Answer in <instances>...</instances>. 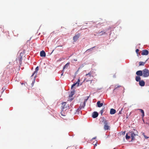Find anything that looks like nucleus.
<instances>
[{"instance_id":"f257e3e1","label":"nucleus","mask_w":149,"mask_h":149,"mask_svg":"<svg viewBox=\"0 0 149 149\" xmlns=\"http://www.w3.org/2000/svg\"><path fill=\"white\" fill-rule=\"evenodd\" d=\"M85 76L84 80L86 82L91 81V83L92 81L91 80L92 78L93 77V71H90L88 74H86Z\"/></svg>"},{"instance_id":"f03ea898","label":"nucleus","mask_w":149,"mask_h":149,"mask_svg":"<svg viewBox=\"0 0 149 149\" xmlns=\"http://www.w3.org/2000/svg\"><path fill=\"white\" fill-rule=\"evenodd\" d=\"M143 76L144 77H147L149 76V70L145 68L143 70Z\"/></svg>"},{"instance_id":"7ed1b4c3","label":"nucleus","mask_w":149,"mask_h":149,"mask_svg":"<svg viewBox=\"0 0 149 149\" xmlns=\"http://www.w3.org/2000/svg\"><path fill=\"white\" fill-rule=\"evenodd\" d=\"M102 122L104 124V129L105 130H107L109 129V126L108 125V122L107 121L105 120H103Z\"/></svg>"},{"instance_id":"20e7f679","label":"nucleus","mask_w":149,"mask_h":149,"mask_svg":"<svg viewBox=\"0 0 149 149\" xmlns=\"http://www.w3.org/2000/svg\"><path fill=\"white\" fill-rule=\"evenodd\" d=\"M61 109L63 111L64 110H65L67 109V105L65 102H63L62 103Z\"/></svg>"},{"instance_id":"39448f33","label":"nucleus","mask_w":149,"mask_h":149,"mask_svg":"<svg viewBox=\"0 0 149 149\" xmlns=\"http://www.w3.org/2000/svg\"><path fill=\"white\" fill-rule=\"evenodd\" d=\"M128 134L130 135L131 136L132 138V140H134V136L136 135V134H135L132 131L129 132Z\"/></svg>"},{"instance_id":"423d86ee","label":"nucleus","mask_w":149,"mask_h":149,"mask_svg":"<svg viewBox=\"0 0 149 149\" xmlns=\"http://www.w3.org/2000/svg\"><path fill=\"white\" fill-rule=\"evenodd\" d=\"M80 36V34L79 33L78 34L75 35L73 37V40H74V42H76L78 39L79 36Z\"/></svg>"},{"instance_id":"0eeeda50","label":"nucleus","mask_w":149,"mask_h":149,"mask_svg":"<svg viewBox=\"0 0 149 149\" xmlns=\"http://www.w3.org/2000/svg\"><path fill=\"white\" fill-rule=\"evenodd\" d=\"M80 81V80L79 79L77 81V82L76 83L74 84H73L71 86V88H73L74 86H76L77 87H78L79 86V82Z\"/></svg>"},{"instance_id":"6e6552de","label":"nucleus","mask_w":149,"mask_h":149,"mask_svg":"<svg viewBox=\"0 0 149 149\" xmlns=\"http://www.w3.org/2000/svg\"><path fill=\"white\" fill-rule=\"evenodd\" d=\"M143 70H139L136 72V74L139 76H141L143 75Z\"/></svg>"},{"instance_id":"1a4fd4ad","label":"nucleus","mask_w":149,"mask_h":149,"mask_svg":"<svg viewBox=\"0 0 149 149\" xmlns=\"http://www.w3.org/2000/svg\"><path fill=\"white\" fill-rule=\"evenodd\" d=\"M148 51L146 50H143L142 51V52L141 53V55H146L148 54Z\"/></svg>"},{"instance_id":"9d476101","label":"nucleus","mask_w":149,"mask_h":149,"mask_svg":"<svg viewBox=\"0 0 149 149\" xmlns=\"http://www.w3.org/2000/svg\"><path fill=\"white\" fill-rule=\"evenodd\" d=\"M98 115V113L97 112H94L92 113V117L93 118H97Z\"/></svg>"},{"instance_id":"9b49d317","label":"nucleus","mask_w":149,"mask_h":149,"mask_svg":"<svg viewBox=\"0 0 149 149\" xmlns=\"http://www.w3.org/2000/svg\"><path fill=\"white\" fill-rule=\"evenodd\" d=\"M145 82L143 80H142L139 81V85L141 86H145Z\"/></svg>"},{"instance_id":"f8f14e48","label":"nucleus","mask_w":149,"mask_h":149,"mask_svg":"<svg viewBox=\"0 0 149 149\" xmlns=\"http://www.w3.org/2000/svg\"><path fill=\"white\" fill-rule=\"evenodd\" d=\"M40 56L41 57H45L46 56V53L44 51L42 50L40 52Z\"/></svg>"},{"instance_id":"ddd939ff","label":"nucleus","mask_w":149,"mask_h":149,"mask_svg":"<svg viewBox=\"0 0 149 149\" xmlns=\"http://www.w3.org/2000/svg\"><path fill=\"white\" fill-rule=\"evenodd\" d=\"M39 70V67L38 66L36 68H35V71H34L32 74V75L31 77H32L34 75V74L36 73L37 74V72H38V70Z\"/></svg>"},{"instance_id":"4468645a","label":"nucleus","mask_w":149,"mask_h":149,"mask_svg":"<svg viewBox=\"0 0 149 149\" xmlns=\"http://www.w3.org/2000/svg\"><path fill=\"white\" fill-rule=\"evenodd\" d=\"M85 106V102H84L83 104H81L80 106L79 107L78 110H80L82 108H84Z\"/></svg>"},{"instance_id":"2eb2a0df","label":"nucleus","mask_w":149,"mask_h":149,"mask_svg":"<svg viewBox=\"0 0 149 149\" xmlns=\"http://www.w3.org/2000/svg\"><path fill=\"white\" fill-rule=\"evenodd\" d=\"M116 112V110L113 109H111L110 111V114H113Z\"/></svg>"},{"instance_id":"dca6fc26","label":"nucleus","mask_w":149,"mask_h":149,"mask_svg":"<svg viewBox=\"0 0 149 149\" xmlns=\"http://www.w3.org/2000/svg\"><path fill=\"white\" fill-rule=\"evenodd\" d=\"M97 107H102L103 105L102 103H101L100 101H98L97 102Z\"/></svg>"},{"instance_id":"f3484780","label":"nucleus","mask_w":149,"mask_h":149,"mask_svg":"<svg viewBox=\"0 0 149 149\" xmlns=\"http://www.w3.org/2000/svg\"><path fill=\"white\" fill-rule=\"evenodd\" d=\"M141 78L139 76H137L136 77L135 79L137 81H139L141 80Z\"/></svg>"},{"instance_id":"a211bd4d","label":"nucleus","mask_w":149,"mask_h":149,"mask_svg":"<svg viewBox=\"0 0 149 149\" xmlns=\"http://www.w3.org/2000/svg\"><path fill=\"white\" fill-rule=\"evenodd\" d=\"M139 110H140L141 112V113L142 114L141 116H142V117L143 118L144 116V113L143 110L141 109H139Z\"/></svg>"},{"instance_id":"6ab92c4d","label":"nucleus","mask_w":149,"mask_h":149,"mask_svg":"<svg viewBox=\"0 0 149 149\" xmlns=\"http://www.w3.org/2000/svg\"><path fill=\"white\" fill-rule=\"evenodd\" d=\"M69 63H68L64 66L63 68V70L65 69L66 68H67L69 65Z\"/></svg>"},{"instance_id":"aec40b11","label":"nucleus","mask_w":149,"mask_h":149,"mask_svg":"<svg viewBox=\"0 0 149 149\" xmlns=\"http://www.w3.org/2000/svg\"><path fill=\"white\" fill-rule=\"evenodd\" d=\"M145 63L141 61L139 62V65H144Z\"/></svg>"},{"instance_id":"412c9836","label":"nucleus","mask_w":149,"mask_h":149,"mask_svg":"<svg viewBox=\"0 0 149 149\" xmlns=\"http://www.w3.org/2000/svg\"><path fill=\"white\" fill-rule=\"evenodd\" d=\"M128 134H129L128 133H127L125 136L126 139L127 140L129 139L130 137V136H128Z\"/></svg>"},{"instance_id":"4be33fe9","label":"nucleus","mask_w":149,"mask_h":149,"mask_svg":"<svg viewBox=\"0 0 149 149\" xmlns=\"http://www.w3.org/2000/svg\"><path fill=\"white\" fill-rule=\"evenodd\" d=\"M36 76H35L34 77V80H33V81L32 83V86H33L35 82V79H36Z\"/></svg>"},{"instance_id":"5701e85b","label":"nucleus","mask_w":149,"mask_h":149,"mask_svg":"<svg viewBox=\"0 0 149 149\" xmlns=\"http://www.w3.org/2000/svg\"><path fill=\"white\" fill-rule=\"evenodd\" d=\"M120 86H120L119 85H116L115 86V88L114 89V90L116 89H117L118 88L120 87Z\"/></svg>"},{"instance_id":"b1692460","label":"nucleus","mask_w":149,"mask_h":149,"mask_svg":"<svg viewBox=\"0 0 149 149\" xmlns=\"http://www.w3.org/2000/svg\"><path fill=\"white\" fill-rule=\"evenodd\" d=\"M143 136L144 137L145 139H147L149 137L146 136V135H145V133H143Z\"/></svg>"},{"instance_id":"393cba45","label":"nucleus","mask_w":149,"mask_h":149,"mask_svg":"<svg viewBox=\"0 0 149 149\" xmlns=\"http://www.w3.org/2000/svg\"><path fill=\"white\" fill-rule=\"evenodd\" d=\"M104 109H102L100 111V113L101 114V115H102V114L103 113V112Z\"/></svg>"},{"instance_id":"a878e982","label":"nucleus","mask_w":149,"mask_h":149,"mask_svg":"<svg viewBox=\"0 0 149 149\" xmlns=\"http://www.w3.org/2000/svg\"><path fill=\"white\" fill-rule=\"evenodd\" d=\"M123 108H122L121 109V110L119 111V112L118 113L119 114H121L122 113V111L123 110Z\"/></svg>"},{"instance_id":"bb28decb","label":"nucleus","mask_w":149,"mask_h":149,"mask_svg":"<svg viewBox=\"0 0 149 149\" xmlns=\"http://www.w3.org/2000/svg\"><path fill=\"white\" fill-rule=\"evenodd\" d=\"M112 76H113V78H115L116 77V74H113V75H112Z\"/></svg>"},{"instance_id":"cd10ccee","label":"nucleus","mask_w":149,"mask_h":149,"mask_svg":"<svg viewBox=\"0 0 149 149\" xmlns=\"http://www.w3.org/2000/svg\"><path fill=\"white\" fill-rule=\"evenodd\" d=\"M139 51V50L138 49H136V52L137 54Z\"/></svg>"},{"instance_id":"c85d7f7f","label":"nucleus","mask_w":149,"mask_h":149,"mask_svg":"<svg viewBox=\"0 0 149 149\" xmlns=\"http://www.w3.org/2000/svg\"><path fill=\"white\" fill-rule=\"evenodd\" d=\"M102 33V34H101V35H102L103 34V33H105V32H104V31H102L100 32V33Z\"/></svg>"},{"instance_id":"c756f323","label":"nucleus","mask_w":149,"mask_h":149,"mask_svg":"<svg viewBox=\"0 0 149 149\" xmlns=\"http://www.w3.org/2000/svg\"><path fill=\"white\" fill-rule=\"evenodd\" d=\"M2 77V73H0V78H1Z\"/></svg>"},{"instance_id":"7c9ffc66","label":"nucleus","mask_w":149,"mask_h":149,"mask_svg":"<svg viewBox=\"0 0 149 149\" xmlns=\"http://www.w3.org/2000/svg\"><path fill=\"white\" fill-rule=\"evenodd\" d=\"M62 112H61V116H64L65 115L64 114H63Z\"/></svg>"},{"instance_id":"2f4dec72","label":"nucleus","mask_w":149,"mask_h":149,"mask_svg":"<svg viewBox=\"0 0 149 149\" xmlns=\"http://www.w3.org/2000/svg\"><path fill=\"white\" fill-rule=\"evenodd\" d=\"M125 132H123L122 134H123V135H125Z\"/></svg>"},{"instance_id":"473e14b6","label":"nucleus","mask_w":149,"mask_h":149,"mask_svg":"<svg viewBox=\"0 0 149 149\" xmlns=\"http://www.w3.org/2000/svg\"><path fill=\"white\" fill-rule=\"evenodd\" d=\"M94 47H92V48H91V49H92V48H94ZM91 49H91H88V50H87V51L88 50H90V49Z\"/></svg>"},{"instance_id":"72a5a7b5","label":"nucleus","mask_w":149,"mask_h":149,"mask_svg":"<svg viewBox=\"0 0 149 149\" xmlns=\"http://www.w3.org/2000/svg\"><path fill=\"white\" fill-rule=\"evenodd\" d=\"M71 93L72 95H73L74 94V93H73L72 92Z\"/></svg>"},{"instance_id":"f704fd0d","label":"nucleus","mask_w":149,"mask_h":149,"mask_svg":"<svg viewBox=\"0 0 149 149\" xmlns=\"http://www.w3.org/2000/svg\"><path fill=\"white\" fill-rule=\"evenodd\" d=\"M63 73H62L61 74V76H62V75H63Z\"/></svg>"},{"instance_id":"c9c22d12","label":"nucleus","mask_w":149,"mask_h":149,"mask_svg":"<svg viewBox=\"0 0 149 149\" xmlns=\"http://www.w3.org/2000/svg\"><path fill=\"white\" fill-rule=\"evenodd\" d=\"M95 145L96 146V143L95 144Z\"/></svg>"}]
</instances>
